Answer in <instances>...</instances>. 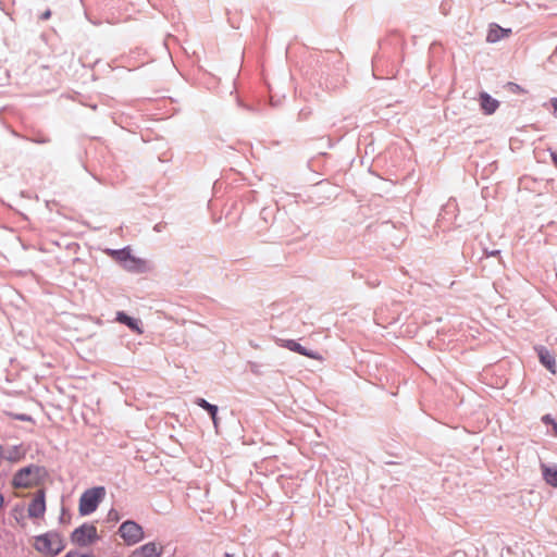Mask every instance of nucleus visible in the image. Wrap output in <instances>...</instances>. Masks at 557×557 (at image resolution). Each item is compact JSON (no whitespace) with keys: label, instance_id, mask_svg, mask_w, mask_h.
<instances>
[{"label":"nucleus","instance_id":"11","mask_svg":"<svg viewBox=\"0 0 557 557\" xmlns=\"http://www.w3.org/2000/svg\"><path fill=\"white\" fill-rule=\"evenodd\" d=\"M510 33V29H505L498 25H492L488 29L486 40L488 42H497L498 40L507 37Z\"/></svg>","mask_w":557,"mask_h":557},{"label":"nucleus","instance_id":"6","mask_svg":"<svg viewBox=\"0 0 557 557\" xmlns=\"http://www.w3.org/2000/svg\"><path fill=\"white\" fill-rule=\"evenodd\" d=\"M97 539V529L94 525L85 524L72 533V541L78 545L91 544Z\"/></svg>","mask_w":557,"mask_h":557},{"label":"nucleus","instance_id":"19","mask_svg":"<svg viewBox=\"0 0 557 557\" xmlns=\"http://www.w3.org/2000/svg\"><path fill=\"white\" fill-rule=\"evenodd\" d=\"M64 557H95L92 554H82L79 552H69Z\"/></svg>","mask_w":557,"mask_h":557},{"label":"nucleus","instance_id":"16","mask_svg":"<svg viewBox=\"0 0 557 557\" xmlns=\"http://www.w3.org/2000/svg\"><path fill=\"white\" fill-rule=\"evenodd\" d=\"M12 515H13V517L15 518L16 522H17L22 528H24V527L26 525V521H25V517H24L23 508L15 507V508L12 510Z\"/></svg>","mask_w":557,"mask_h":557},{"label":"nucleus","instance_id":"1","mask_svg":"<svg viewBox=\"0 0 557 557\" xmlns=\"http://www.w3.org/2000/svg\"><path fill=\"white\" fill-rule=\"evenodd\" d=\"M32 546L45 557H55L65 548V542L60 533L49 531L34 536L32 539Z\"/></svg>","mask_w":557,"mask_h":557},{"label":"nucleus","instance_id":"12","mask_svg":"<svg viewBox=\"0 0 557 557\" xmlns=\"http://www.w3.org/2000/svg\"><path fill=\"white\" fill-rule=\"evenodd\" d=\"M116 320L120 323H123V324L127 325L129 329H132L133 331L137 332L138 334L143 333V330L139 326V322L137 320L128 317L126 313L117 312Z\"/></svg>","mask_w":557,"mask_h":557},{"label":"nucleus","instance_id":"4","mask_svg":"<svg viewBox=\"0 0 557 557\" xmlns=\"http://www.w3.org/2000/svg\"><path fill=\"white\" fill-rule=\"evenodd\" d=\"M119 533L127 545H135L144 539L143 528L132 520L123 522L119 528Z\"/></svg>","mask_w":557,"mask_h":557},{"label":"nucleus","instance_id":"3","mask_svg":"<svg viewBox=\"0 0 557 557\" xmlns=\"http://www.w3.org/2000/svg\"><path fill=\"white\" fill-rule=\"evenodd\" d=\"M106 491L104 487H94L87 490L79 499V512L82 515H89L94 512L101 499L104 497Z\"/></svg>","mask_w":557,"mask_h":557},{"label":"nucleus","instance_id":"13","mask_svg":"<svg viewBox=\"0 0 557 557\" xmlns=\"http://www.w3.org/2000/svg\"><path fill=\"white\" fill-rule=\"evenodd\" d=\"M196 404L203 408L205 410H207L209 412V414L211 416L212 420H213V423L216 425V413H218V407L214 406V405H211L209 404L206 399L203 398H197L196 399Z\"/></svg>","mask_w":557,"mask_h":557},{"label":"nucleus","instance_id":"9","mask_svg":"<svg viewBox=\"0 0 557 557\" xmlns=\"http://www.w3.org/2000/svg\"><path fill=\"white\" fill-rule=\"evenodd\" d=\"M535 351L540 362L552 373H556V362L554 355L544 346H536Z\"/></svg>","mask_w":557,"mask_h":557},{"label":"nucleus","instance_id":"24","mask_svg":"<svg viewBox=\"0 0 557 557\" xmlns=\"http://www.w3.org/2000/svg\"><path fill=\"white\" fill-rule=\"evenodd\" d=\"M4 504V498L2 496V494H0V508L3 506Z\"/></svg>","mask_w":557,"mask_h":557},{"label":"nucleus","instance_id":"26","mask_svg":"<svg viewBox=\"0 0 557 557\" xmlns=\"http://www.w3.org/2000/svg\"><path fill=\"white\" fill-rule=\"evenodd\" d=\"M225 557H232L230 554H226Z\"/></svg>","mask_w":557,"mask_h":557},{"label":"nucleus","instance_id":"25","mask_svg":"<svg viewBox=\"0 0 557 557\" xmlns=\"http://www.w3.org/2000/svg\"><path fill=\"white\" fill-rule=\"evenodd\" d=\"M38 143H47L48 139H40V140H37Z\"/></svg>","mask_w":557,"mask_h":557},{"label":"nucleus","instance_id":"17","mask_svg":"<svg viewBox=\"0 0 557 557\" xmlns=\"http://www.w3.org/2000/svg\"><path fill=\"white\" fill-rule=\"evenodd\" d=\"M128 264L136 267L134 271H139L145 267V261L137 259L135 257H131L128 260Z\"/></svg>","mask_w":557,"mask_h":557},{"label":"nucleus","instance_id":"23","mask_svg":"<svg viewBox=\"0 0 557 557\" xmlns=\"http://www.w3.org/2000/svg\"><path fill=\"white\" fill-rule=\"evenodd\" d=\"M50 11H46L44 14H42V20H48L50 17Z\"/></svg>","mask_w":557,"mask_h":557},{"label":"nucleus","instance_id":"8","mask_svg":"<svg viewBox=\"0 0 557 557\" xmlns=\"http://www.w3.org/2000/svg\"><path fill=\"white\" fill-rule=\"evenodd\" d=\"M162 553V545L150 542L135 549L132 554V557H161Z\"/></svg>","mask_w":557,"mask_h":557},{"label":"nucleus","instance_id":"5","mask_svg":"<svg viewBox=\"0 0 557 557\" xmlns=\"http://www.w3.org/2000/svg\"><path fill=\"white\" fill-rule=\"evenodd\" d=\"M46 512V495L44 490H38L28 505L27 513L29 518L42 519Z\"/></svg>","mask_w":557,"mask_h":557},{"label":"nucleus","instance_id":"20","mask_svg":"<svg viewBox=\"0 0 557 557\" xmlns=\"http://www.w3.org/2000/svg\"><path fill=\"white\" fill-rule=\"evenodd\" d=\"M13 418L20 421H32V417L27 414H14Z\"/></svg>","mask_w":557,"mask_h":557},{"label":"nucleus","instance_id":"2","mask_svg":"<svg viewBox=\"0 0 557 557\" xmlns=\"http://www.w3.org/2000/svg\"><path fill=\"white\" fill-rule=\"evenodd\" d=\"M47 475L46 470L39 466H28L20 469L12 479L15 488H32L40 485Z\"/></svg>","mask_w":557,"mask_h":557},{"label":"nucleus","instance_id":"21","mask_svg":"<svg viewBox=\"0 0 557 557\" xmlns=\"http://www.w3.org/2000/svg\"><path fill=\"white\" fill-rule=\"evenodd\" d=\"M550 103L554 109V114L557 115V98L552 99Z\"/></svg>","mask_w":557,"mask_h":557},{"label":"nucleus","instance_id":"7","mask_svg":"<svg viewBox=\"0 0 557 557\" xmlns=\"http://www.w3.org/2000/svg\"><path fill=\"white\" fill-rule=\"evenodd\" d=\"M277 344L284 348H287L292 351H295V352L306 356L308 358L319 360V361H321L323 359L321 355L313 352V351H309L308 349L302 347L299 343H297L293 339H278Z\"/></svg>","mask_w":557,"mask_h":557},{"label":"nucleus","instance_id":"14","mask_svg":"<svg viewBox=\"0 0 557 557\" xmlns=\"http://www.w3.org/2000/svg\"><path fill=\"white\" fill-rule=\"evenodd\" d=\"M543 475H544L545 481L549 485L557 487V469L556 468L543 467Z\"/></svg>","mask_w":557,"mask_h":557},{"label":"nucleus","instance_id":"10","mask_svg":"<svg viewBox=\"0 0 557 557\" xmlns=\"http://www.w3.org/2000/svg\"><path fill=\"white\" fill-rule=\"evenodd\" d=\"M480 104L485 114H492L498 108V101L492 98L487 92L480 94Z\"/></svg>","mask_w":557,"mask_h":557},{"label":"nucleus","instance_id":"22","mask_svg":"<svg viewBox=\"0 0 557 557\" xmlns=\"http://www.w3.org/2000/svg\"><path fill=\"white\" fill-rule=\"evenodd\" d=\"M550 157H552V160H553L554 164L557 168V151H552L550 152Z\"/></svg>","mask_w":557,"mask_h":557},{"label":"nucleus","instance_id":"18","mask_svg":"<svg viewBox=\"0 0 557 557\" xmlns=\"http://www.w3.org/2000/svg\"><path fill=\"white\" fill-rule=\"evenodd\" d=\"M543 421L547 424H552L554 429V435L557 436V423L550 418V416H544Z\"/></svg>","mask_w":557,"mask_h":557},{"label":"nucleus","instance_id":"15","mask_svg":"<svg viewBox=\"0 0 557 557\" xmlns=\"http://www.w3.org/2000/svg\"><path fill=\"white\" fill-rule=\"evenodd\" d=\"M114 255L117 260L123 262L124 268H126L127 270H135V268H136L135 265L128 264V260L132 257L129 251L123 249V250L115 251Z\"/></svg>","mask_w":557,"mask_h":557}]
</instances>
